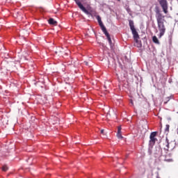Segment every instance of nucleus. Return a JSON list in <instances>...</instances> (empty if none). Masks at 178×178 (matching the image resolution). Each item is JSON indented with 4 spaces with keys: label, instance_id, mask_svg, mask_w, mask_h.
Here are the masks:
<instances>
[{
    "label": "nucleus",
    "instance_id": "nucleus-1",
    "mask_svg": "<svg viewBox=\"0 0 178 178\" xmlns=\"http://www.w3.org/2000/svg\"><path fill=\"white\" fill-rule=\"evenodd\" d=\"M155 12L159 30L160 31V37H162L166 31V28H165V16L162 15L161 10L158 8H156Z\"/></svg>",
    "mask_w": 178,
    "mask_h": 178
},
{
    "label": "nucleus",
    "instance_id": "nucleus-18",
    "mask_svg": "<svg viewBox=\"0 0 178 178\" xmlns=\"http://www.w3.org/2000/svg\"><path fill=\"white\" fill-rule=\"evenodd\" d=\"M127 12L129 13V12H130V8H127Z\"/></svg>",
    "mask_w": 178,
    "mask_h": 178
},
{
    "label": "nucleus",
    "instance_id": "nucleus-20",
    "mask_svg": "<svg viewBox=\"0 0 178 178\" xmlns=\"http://www.w3.org/2000/svg\"><path fill=\"white\" fill-rule=\"evenodd\" d=\"M118 2H120V0H118Z\"/></svg>",
    "mask_w": 178,
    "mask_h": 178
},
{
    "label": "nucleus",
    "instance_id": "nucleus-17",
    "mask_svg": "<svg viewBox=\"0 0 178 178\" xmlns=\"http://www.w3.org/2000/svg\"><path fill=\"white\" fill-rule=\"evenodd\" d=\"M86 66H88V62H85Z\"/></svg>",
    "mask_w": 178,
    "mask_h": 178
},
{
    "label": "nucleus",
    "instance_id": "nucleus-11",
    "mask_svg": "<svg viewBox=\"0 0 178 178\" xmlns=\"http://www.w3.org/2000/svg\"><path fill=\"white\" fill-rule=\"evenodd\" d=\"M122 134V127H118V132L117 134Z\"/></svg>",
    "mask_w": 178,
    "mask_h": 178
},
{
    "label": "nucleus",
    "instance_id": "nucleus-14",
    "mask_svg": "<svg viewBox=\"0 0 178 178\" xmlns=\"http://www.w3.org/2000/svg\"><path fill=\"white\" fill-rule=\"evenodd\" d=\"M169 127H170V126H169V124H167L165 127V131H169Z\"/></svg>",
    "mask_w": 178,
    "mask_h": 178
},
{
    "label": "nucleus",
    "instance_id": "nucleus-19",
    "mask_svg": "<svg viewBox=\"0 0 178 178\" xmlns=\"http://www.w3.org/2000/svg\"><path fill=\"white\" fill-rule=\"evenodd\" d=\"M177 134H178V128H177Z\"/></svg>",
    "mask_w": 178,
    "mask_h": 178
},
{
    "label": "nucleus",
    "instance_id": "nucleus-3",
    "mask_svg": "<svg viewBox=\"0 0 178 178\" xmlns=\"http://www.w3.org/2000/svg\"><path fill=\"white\" fill-rule=\"evenodd\" d=\"M97 20L99 23V26L101 27L102 31L107 38L109 44H112V39H111V35H109V33H108V31H106V27H105V25H104V23H102V20L101 19V17H99V15L97 16Z\"/></svg>",
    "mask_w": 178,
    "mask_h": 178
},
{
    "label": "nucleus",
    "instance_id": "nucleus-10",
    "mask_svg": "<svg viewBox=\"0 0 178 178\" xmlns=\"http://www.w3.org/2000/svg\"><path fill=\"white\" fill-rule=\"evenodd\" d=\"M170 99H172V96L165 97L164 99L165 105H166V104H168V102H169Z\"/></svg>",
    "mask_w": 178,
    "mask_h": 178
},
{
    "label": "nucleus",
    "instance_id": "nucleus-15",
    "mask_svg": "<svg viewBox=\"0 0 178 178\" xmlns=\"http://www.w3.org/2000/svg\"><path fill=\"white\" fill-rule=\"evenodd\" d=\"M104 131H104V129H102V130L100 131L101 134H104Z\"/></svg>",
    "mask_w": 178,
    "mask_h": 178
},
{
    "label": "nucleus",
    "instance_id": "nucleus-5",
    "mask_svg": "<svg viewBox=\"0 0 178 178\" xmlns=\"http://www.w3.org/2000/svg\"><path fill=\"white\" fill-rule=\"evenodd\" d=\"M156 134H157V132L156 131H154V132H152L151 134H150V136H149V145H155V143H156Z\"/></svg>",
    "mask_w": 178,
    "mask_h": 178
},
{
    "label": "nucleus",
    "instance_id": "nucleus-16",
    "mask_svg": "<svg viewBox=\"0 0 178 178\" xmlns=\"http://www.w3.org/2000/svg\"><path fill=\"white\" fill-rule=\"evenodd\" d=\"M167 162H172V159L165 160Z\"/></svg>",
    "mask_w": 178,
    "mask_h": 178
},
{
    "label": "nucleus",
    "instance_id": "nucleus-4",
    "mask_svg": "<svg viewBox=\"0 0 178 178\" xmlns=\"http://www.w3.org/2000/svg\"><path fill=\"white\" fill-rule=\"evenodd\" d=\"M159 3L163 9V12L164 13L167 14L168 13V1L167 0H160Z\"/></svg>",
    "mask_w": 178,
    "mask_h": 178
},
{
    "label": "nucleus",
    "instance_id": "nucleus-7",
    "mask_svg": "<svg viewBox=\"0 0 178 178\" xmlns=\"http://www.w3.org/2000/svg\"><path fill=\"white\" fill-rule=\"evenodd\" d=\"M49 24H51L52 26H56L58 24V22L55 21L54 18H50L49 20Z\"/></svg>",
    "mask_w": 178,
    "mask_h": 178
},
{
    "label": "nucleus",
    "instance_id": "nucleus-8",
    "mask_svg": "<svg viewBox=\"0 0 178 178\" xmlns=\"http://www.w3.org/2000/svg\"><path fill=\"white\" fill-rule=\"evenodd\" d=\"M164 149L166 151V153L169 151V140L168 138L165 140V147H164Z\"/></svg>",
    "mask_w": 178,
    "mask_h": 178
},
{
    "label": "nucleus",
    "instance_id": "nucleus-6",
    "mask_svg": "<svg viewBox=\"0 0 178 178\" xmlns=\"http://www.w3.org/2000/svg\"><path fill=\"white\" fill-rule=\"evenodd\" d=\"M76 5L79 6V9H81V10H83L84 13H86V15H91V13H90V12H88V10H87V9L85 8L84 6H83V4H81V2H80V0H74Z\"/></svg>",
    "mask_w": 178,
    "mask_h": 178
},
{
    "label": "nucleus",
    "instance_id": "nucleus-9",
    "mask_svg": "<svg viewBox=\"0 0 178 178\" xmlns=\"http://www.w3.org/2000/svg\"><path fill=\"white\" fill-rule=\"evenodd\" d=\"M152 41L154 42V44H159V40H158V38L156 36H153Z\"/></svg>",
    "mask_w": 178,
    "mask_h": 178
},
{
    "label": "nucleus",
    "instance_id": "nucleus-13",
    "mask_svg": "<svg viewBox=\"0 0 178 178\" xmlns=\"http://www.w3.org/2000/svg\"><path fill=\"white\" fill-rule=\"evenodd\" d=\"M118 138L122 139L123 138V136H122V134H117Z\"/></svg>",
    "mask_w": 178,
    "mask_h": 178
},
{
    "label": "nucleus",
    "instance_id": "nucleus-12",
    "mask_svg": "<svg viewBox=\"0 0 178 178\" xmlns=\"http://www.w3.org/2000/svg\"><path fill=\"white\" fill-rule=\"evenodd\" d=\"M1 169H2L3 172H6L8 168V166L3 165Z\"/></svg>",
    "mask_w": 178,
    "mask_h": 178
},
{
    "label": "nucleus",
    "instance_id": "nucleus-2",
    "mask_svg": "<svg viewBox=\"0 0 178 178\" xmlns=\"http://www.w3.org/2000/svg\"><path fill=\"white\" fill-rule=\"evenodd\" d=\"M129 24L131 31L132 32L134 36V39L135 40V42L138 44V48H140V47H141V41L138 40H140V35H138V33L137 32L136 28L134 27V22L131 19H129Z\"/></svg>",
    "mask_w": 178,
    "mask_h": 178
}]
</instances>
